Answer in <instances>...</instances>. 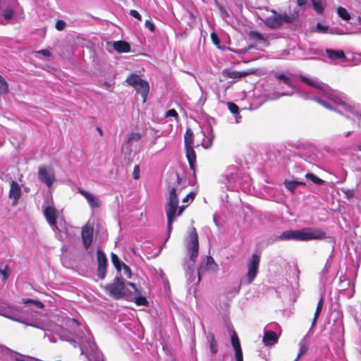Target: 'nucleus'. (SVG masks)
Instances as JSON below:
<instances>
[{"label":"nucleus","instance_id":"f257e3e1","mask_svg":"<svg viewBox=\"0 0 361 361\" xmlns=\"http://www.w3.org/2000/svg\"><path fill=\"white\" fill-rule=\"evenodd\" d=\"M169 179L168 188L169 193L166 198V214L167 217V230L169 235H170L178 204V195L184 187L181 185V179L177 173H171Z\"/></svg>","mask_w":361,"mask_h":361},{"label":"nucleus","instance_id":"f03ea898","mask_svg":"<svg viewBox=\"0 0 361 361\" xmlns=\"http://www.w3.org/2000/svg\"><path fill=\"white\" fill-rule=\"evenodd\" d=\"M326 237V233L316 227H306L300 230H288L283 231L279 237V240L310 241L322 240Z\"/></svg>","mask_w":361,"mask_h":361},{"label":"nucleus","instance_id":"7ed1b4c3","mask_svg":"<svg viewBox=\"0 0 361 361\" xmlns=\"http://www.w3.org/2000/svg\"><path fill=\"white\" fill-rule=\"evenodd\" d=\"M271 12L273 15L267 17L263 22L267 27L272 30L280 28L284 23L288 24L293 23L298 20L299 17L298 11L295 10L290 14H288L286 12L279 13L274 9H272Z\"/></svg>","mask_w":361,"mask_h":361},{"label":"nucleus","instance_id":"20e7f679","mask_svg":"<svg viewBox=\"0 0 361 361\" xmlns=\"http://www.w3.org/2000/svg\"><path fill=\"white\" fill-rule=\"evenodd\" d=\"M104 289L115 299L124 298L126 300L130 302L134 299L131 290L125 288L124 281L122 278L116 277L113 283L107 284Z\"/></svg>","mask_w":361,"mask_h":361},{"label":"nucleus","instance_id":"39448f33","mask_svg":"<svg viewBox=\"0 0 361 361\" xmlns=\"http://www.w3.org/2000/svg\"><path fill=\"white\" fill-rule=\"evenodd\" d=\"M193 133L190 128H187L184 135V143L186 152V158L190 169L195 170L196 162V154L193 149Z\"/></svg>","mask_w":361,"mask_h":361},{"label":"nucleus","instance_id":"423d86ee","mask_svg":"<svg viewBox=\"0 0 361 361\" xmlns=\"http://www.w3.org/2000/svg\"><path fill=\"white\" fill-rule=\"evenodd\" d=\"M126 82L133 87L137 92L141 94L143 97V102H145L149 90V83L141 79L140 77L136 74H131L126 79Z\"/></svg>","mask_w":361,"mask_h":361},{"label":"nucleus","instance_id":"0eeeda50","mask_svg":"<svg viewBox=\"0 0 361 361\" xmlns=\"http://www.w3.org/2000/svg\"><path fill=\"white\" fill-rule=\"evenodd\" d=\"M186 247L190 259L195 262L199 252L198 234L195 227H192L189 233Z\"/></svg>","mask_w":361,"mask_h":361},{"label":"nucleus","instance_id":"6e6552de","mask_svg":"<svg viewBox=\"0 0 361 361\" xmlns=\"http://www.w3.org/2000/svg\"><path fill=\"white\" fill-rule=\"evenodd\" d=\"M260 256L257 254H253L251 259L247 263V282L251 283L256 278L259 266Z\"/></svg>","mask_w":361,"mask_h":361},{"label":"nucleus","instance_id":"1a4fd4ad","mask_svg":"<svg viewBox=\"0 0 361 361\" xmlns=\"http://www.w3.org/2000/svg\"><path fill=\"white\" fill-rule=\"evenodd\" d=\"M97 259L98 263L97 275L102 280L106 276L107 258L105 253L100 249H98L97 251Z\"/></svg>","mask_w":361,"mask_h":361},{"label":"nucleus","instance_id":"9d476101","mask_svg":"<svg viewBox=\"0 0 361 361\" xmlns=\"http://www.w3.org/2000/svg\"><path fill=\"white\" fill-rule=\"evenodd\" d=\"M38 178L44 182L48 188H51L55 180L54 173L51 170H48L47 167L41 166L38 169Z\"/></svg>","mask_w":361,"mask_h":361},{"label":"nucleus","instance_id":"9b49d317","mask_svg":"<svg viewBox=\"0 0 361 361\" xmlns=\"http://www.w3.org/2000/svg\"><path fill=\"white\" fill-rule=\"evenodd\" d=\"M94 228L90 224H86L82 228L81 238L83 246L85 249H88L93 240Z\"/></svg>","mask_w":361,"mask_h":361},{"label":"nucleus","instance_id":"f8f14e48","mask_svg":"<svg viewBox=\"0 0 361 361\" xmlns=\"http://www.w3.org/2000/svg\"><path fill=\"white\" fill-rule=\"evenodd\" d=\"M21 197L20 185L15 180H12L10 183V190L8 192V197L12 200L11 204L16 205Z\"/></svg>","mask_w":361,"mask_h":361},{"label":"nucleus","instance_id":"ddd939ff","mask_svg":"<svg viewBox=\"0 0 361 361\" xmlns=\"http://www.w3.org/2000/svg\"><path fill=\"white\" fill-rule=\"evenodd\" d=\"M44 215L49 225L52 226H56V219L58 216V211L54 207L48 206L44 209Z\"/></svg>","mask_w":361,"mask_h":361},{"label":"nucleus","instance_id":"4468645a","mask_svg":"<svg viewBox=\"0 0 361 361\" xmlns=\"http://www.w3.org/2000/svg\"><path fill=\"white\" fill-rule=\"evenodd\" d=\"M78 192L82 195L87 201L89 205L92 208H99L100 207V201L99 198L91 194L90 192L79 188Z\"/></svg>","mask_w":361,"mask_h":361},{"label":"nucleus","instance_id":"2eb2a0df","mask_svg":"<svg viewBox=\"0 0 361 361\" xmlns=\"http://www.w3.org/2000/svg\"><path fill=\"white\" fill-rule=\"evenodd\" d=\"M127 285L132 288L133 291L131 293L133 294L134 299L133 301L135 302V303L137 305H142V306H147L148 305V301L147 298L145 296L142 295H138L137 297L135 296V295H139L140 294V292L138 288H137L135 284L133 282H128Z\"/></svg>","mask_w":361,"mask_h":361},{"label":"nucleus","instance_id":"dca6fc26","mask_svg":"<svg viewBox=\"0 0 361 361\" xmlns=\"http://www.w3.org/2000/svg\"><path fill=\"white\" fill-rule=\"evenodd\" d=\"M254 73V70H247L243 71H231L229 70H226L224 71V74L225 76L232 79L241 78Z\"/></svg>","mask_w":361,"mask_h":361},{"label":"nucleus","instance_id":"f3484780","mask_svg":"<svg viewBox=\"0 0 361 361\" xmlns=\"http://www.w3.org/2000/svg\"><path fill=\"white\" fill-rule=\"evenodd\" d=\"M276 333L273 331H265L263 336V343L265 345H273L278 342Z\"/></svg>","mask_w":361,"mask_h":361},{"label":"nucleus","instance_id":"a211bd4d","mask_svg":"<svg viewBox=\"0 0 361 361\" xmlns=\"http://www.w3.org/2000/svg\"><path fill=\"white\" fill-rule=\"evenodd\" d=\"M114 49L119 53H128L130 51V44L125 41H117L114 43Z\"/></svg>","mask_w":361,"mask_h":361},{"label":"nucleus","instance_id":"6ab92c4d","mask_svg":"<svg viewBox=\"0 0 361 361\" xmlns=\"http://www.w3.org/2000/svg\"><path fill=\"white\" fill-rule=\"evenodd\" d=\"M326 52L328 55L329 59L331 60L343 59L345 58V53L342 50H333L330 49H326Z\"/></svg>","mask_w":361,"mask_h":361},{"label":"nucleus","instance_id":"aec40b11","mask_svg":"<svg viewBox=\"0 0 361 361\" xmlns=\"http://www.w3.org/2000/svg\"><path fill=\"white\" fill-rule=\"evenodd\" d=\"M284 185L286 188L292 193L295 192V188L299 185H305V183L302 181L298 180H286L284 181Z\"/></svg>","mask_w":361,"mask_h":361},{"label":"nucleus","instance_id":"412c9836","mask_svg":"<svg viewBox=\"0 0 361 361\" xmlns=\"http://www.w3.org/2000/svg\"><path fill=\"white\" fill-rule=\"evenodd\" d=\"M248 37L251 40L255 42H262L263 43L269 44L267 38H265L261 33L257 31H250L248 33Z\"/></svg>","mask_w":361,"mask_h":361},{"label":"nucleus","instance_id":"4be33fe9","mask_svg":"<svg viewBox=\"0 0 361 361\" xmlns=\"http://www.w3.org/2000/svg\"><path fill=\"white\" fill-rule=\"evenodd\" d=\"M205 268L213 272H216L219 269L218 264L215 262L214 258L212 256H207L206 260Z\"/></svg>","mask_w":361,"mask_h":361},{"label":"nucleus","instance_id":"5701e85b","mask_svg":"<svg viewBox=\"0 0 361 361\" xmlns=\"http://www.w3.org/2000/svg\"><path fill=\"white\" fill-rule=\"evenodd\" d=\"M323 305H324V298H323V296H321V298L317 303V308H316V310H315V312L314 314V317H313L312 322V326H314V324H316L317 320L322 312Z\"/></svg>","mask_w":361,"mask_h":361},{"label":"nucleus","instance_id":"b1692460","mask_svg":"<svg viewBox=\"0 0 361 361\" xmlns=\"http://www.w3.org/2000/svg\"><path fill=\"white\" fill-rule=\"evenodd\" d=\"M300 79L302 82L311 87L319 90L322 89V84L317 80L310 79L309 78L303 75L300 76Z\"/></svg>","mask_w":361,"mask_h":361},{"label":"nucleus","instance_id":"393cba45","mask_svg":"<svg viewBox=\"0 0 361 361\" xmlns=\"http://www.w3.org/2000/svg\"><path fill=\"white\" fill-rule=\"evenodd\" d=\"M111 259L112 264H114L116 270L120 272L122 269V266L123 265L124 263L119 259L116 254L113 252L111 255Z\"/></svg>","mask_w":361,"mask_h":361},{"label":"nucleus","instance_id":"a878e982","mask_svg":"<svg viewBox=\"0 0 361 361\" xmlns=\"http://www.w3.org/2000/svg\"><path fill=\"white\" fill-rule=\"evenodd\" d=\"M209 337V348L212 354L216 355L218 352V345L214 334H210Z\"/></svg>","mask_w":361,"mask_h":361},{"label":"nucleus","instance_id":"bb28decb","mask_svg":"<svg viewBox=\"0 0 361 361\" xmlns=\"http://www.w3.org/2000/svg\"><path fill=\"white\" fill-rule=\"evenodd\" d=\"M311 1L315 11L318 14H322L324 9L323 0H311Z\"/></svg>","mask_w":361,"mask_h":361},{"label":"nucleus","instance_id":"cd10ccee","mask_svg":"<svg viewBox=\"0 0 361 361\" xmlns=\"http://www.w3.org/2000/svg\"><path fill=\"white\" fill-rule=\"evenodd\" d=\"M276 78L281 81H283L286 85H287L290 87H293V82L290 77L286 76L283 73L276 74Z\"/></svg>","mask_w":361,"mask_h":361},{"label":"nucleus","instance_id":"c85d7f7f","mask_svg":"<svg viewBox=\"0 0 361 361\" xmlns=\"http://www.w3.org/2000/svg\"><path fill=\"white\" fill-rule=\"evenodd\" d=\"M9 91L8 84L0 75V95L7 94Z\"/></svg>","mask_w":361,"mask_h":361},{"label":"nucleus","instance_id":"c756f323","mask_svg":"<svg viewBox=\"0 0 361 361\" xmlns=\"http://www.w3.org/2000/svg\"><path fill=\"white\" fill-rule=\"evenodd\" d=\"M231 343L235 350L241 349L240 340L235 331H233L231 334Z\"/></svg>","mask_w":361,"mask_h":361},{"label":"nucleus","instance_id":"7c9ffc66","mask_svg":"<svg viewBox=\"0 0 361 361\" xmlns=\"http://www.w3.org/2000/svg\"><path fill=\"white\" fill-rule=\"evenodd\" d=\"M305 178L310 180H311L312 182H313L314 183L317 184V185H322L324 183V180L321 179L320 178L316 176L314 173H306L305 175Z\"/></svg>","mask_w":361,"mask_h":361},{"label":"nucleus","instance_id":"2f4dec72","mask_svg":"<svg viewBox=\"0 0 361 361\" xmlns=\"http://www.w3.org/2000/svg\"><path fill=\"white\" fill-rule=\"evenodd\" d=\"M337 13L338 16L344 20H349L350 19V15L348 13L347 10L343 7H338L337 8Z\"/></svg>","mask_w":361,"mask_h":361},{"label":"nucleus","instance_id":"473e14b6","mask_svg":"<svg viewBox=\"0 0 361 361\" xmlns=\"http://www.w3.org/2000/svg\"><path fill=\"white\" fill-rule=\"evenodd\" d=\"M141 137L142 135L140 133H132L129 135L126 142L129 144L133 141L138 142L140 140Z\"/></svg>","mask_w":361,"mask_h":361},{"label":"nucleus","instance_id":"72a5a7b5","mask_svg":"<svg viewBox=\"0 0 361 361\" xmlns=\"http://www.w3.org/2000/svg\"><path fill=\"white\" fill-rule=\"evenodd\" d=\"M313 100L315 101L316 102H317L318 104H319L320 105H322V106H324V108L326 109H330V110H333L334 108L332 107V106L329 104L328 102H326V101H324V99L319 98V97H314L313 98Z\"/></svg>","mask_w":361,"mask_h":361},{"label":"nucleus","instance_id":"f704fd0d","mask_svg":"<svg viewBox=\"0 0 361 361\" xmlns=\"http://www.w3.org/2000/svg\"><path fill=\"white\" fill-rule=\"evenodd\" d=\"M227 106L231 113H233V114L238 113L239 108L235 103L228 102Z\"/></svg>","mask_w":361,"mask_h":361},{"label":"nucleus","instance_id":"c9c22d12","mask_svg":"<svg viewBox=\"0 0 361 361\" xmlns=\"http://www.w3.org/2000/svg\"><path fill=\"white\" fill-rule=\"evenodd\" d=\"M25 303L30 302V303L35 304L39 308H43L44 307V304L41 301H39L38 300H35V299L29 298V299H26L25 300Z\"/></svg>","mask_w":361,"mask_h":361},{"label":"nucleus","instance_id":"e433bc0d","mask_svg":"<svg viewBox=\"0 0 361 361\" xmlns=\"http://www.w3.org/2000/svg\"><path fill=\"white\" fill-rule=\"evenodd\" d=\"M13 12L11 8H6L4 11V18L6 20L11 19L13 17Z\"/></svg>","mask_w":361,"mask_h":361},{"label":"nucleus","instance_id":"4c0bfd02","mask_svg":"<svg viewBox=\"0 0 361 361\" xmlns=\"http://www.w3.org/2000/svg\"><path fill=\"white\" fill-rule=\"evenodd\" d=\"M0 273L3 276V281H6L9 276L8 267L6 266L4 269H0Z\"/></svg>","mask_w":361,"mask_h":361},{"label":"nucleus","instance_id":"58836bf2","mask_svg":"<svg viewBox=\"0 0 361 361\" xmlns=\"http://www.w3.org/2000/svg\"><path fill=\"white\" fill-rule=\"evenodd\" d=\"M307 351V347L303 344V343H301L300 344V352L296 357V359L295 360V361L298 360L302 355L305 354Z\"/></svg>","mask_w":361,"mask_h":361},{"label":"nucleus","instance_id":"ea45409f","mask_svg":"<svg viewBox=\"0 0 361 361\" xmlns=\"http://www.w3.org/2000/svg\"><path fill=\"white\" fill-rule=\"evenodd\" d=\"M56 29L59 31H62L66 27V23L62 20H59L55 25Z\"/></svg>","mask_w":361,"mask_h":361},{"label":"nucleus","instance_id":"a19ab883","mask_svg":"<svg viewBox=\"0 0 361 361\" xmlns=\"http://www.w3.org/2000/svg\"><path fill=\"white\" fill-rule=\"evenodd\" d=\"M122 269L123 270L124 275L126 276L128 279H130L132 276L130 267L124 263L123 265L122 266Z\"/></svg>","mask_w":361,"mask_h":361},{"label":"nucleus","instance_id":"79ce46f5","mask_svg":"<svg viewBox=\"0 0 361 361\" xmlns=\"http://www.w3.org/2000/svg\"><path fill=\"white\" fill-rule=\"evenodd\" d=\"M329 27L327 25H323L320 23H318L316 25V30L319 32L325 33Z\"/></svg>","mask_w":361,"mask_h":361},{"label":"nucleus","instance_id":"37998d69","mask_svg":"<svg viewBox=\"0 0 361 361\" xmlns=\"http://www.w3.org/2000/svg\"><path fill=\"white\" fill-rule=\"evenodd\" d=\"M210 37H211V39L212 41V42L216 45V46H219L220 45V39L218 37V35L215 33V32H212L211 33V35H210Z\"/></svg>","mask_w":361,"mask_h":361},{"label":"nucleus","instance_id":"c03bdc74","mask_svg":"<svg viewBox=\"0 0 361 361\" xmlns=\"http://www.w3.org/2000/svg\"><path fill=\"white\" fill-rule=\"evenodd\" d=\"M166 117H174L176 118V120H178V114L177 113V111L174 109H169L166 113Z\"/></svg>","mask_w":361,"mask_h":361},{"label":"nucleus","instance_id":"a18cd8bd","mask_svg":"<svg viewBox=\"0 0 361 361\" xmlns=\"http://www.w3.org/2000/svg\"><path fill=\"white\" fill-rule=\"evenodd\" d=\"M133 178L135 180H137L140 178V166L139 165H135L133 171Z\"/></svg>","mask_w":361,"mask_h":361},{"label":"nucleus","instance_id":"49530a36","mask_svg":"<svg viewBox=\"0 0 361 361\" xmlns=\"http://www.w3.org/2000/svg\"><path fill=\"white\" fill-rule=\"evenodd\" d=\"M145 27L149 30L152 32L155 31V25L149 20H147L145 23Z\"/></svg>","mask_w":361,"mask_h":361},{"label":"nucleus","instance_id":"de8ad7c7","mask_svg":"<svg viewBox=\"0 0 361 361\" xmlns=\"http://www.w3.org/2000/svg\"><path fill=\"white\" fill-rule=\"evenodd\" d=\"M129 14L134 17L135 18H136L137 20H138L139 21H141L142 20V16L139 13V12L136 10H130L129 11Z\"/></svg>","mask_w":361,"mask_h":361},{"label":"nucleus","instance_id":"09e8293b","mask_svg":"<svg viewBox=\"0 0 361 361\" xmlns=\"http://www.w3.org/2000/svg\"><path fill=\"white\" fill-rule=\"evenodd\" d=\"M195 193L194 192H190L189 194H188L183 199V202H188V201H192L195 198Z\"/></svg>","mask_w":361,"mask_h":361},{"label":"nucleus","instance_id":"8fccbe9b","mask_svg":"<svg viewBox=\"0 0 361 361\" xmlns=\"http://www.w3.org/2000/svg\"><path fill=\"white\" fill-rule=\"evenodd\" d=\"M235 357L236 361L243 360L242 349L235 350Z\"/></svg>","mask_w":361,"mask_h":361},{"label":"nucleus","instance_id":"3c124183","mask_svg":"<svg viewBox=\"0 0 361 361\" xmlns=\"http://www.w3.org/2000/svg\"><path fill=\"white\" fill-rule=\"evenodd\" d=\"M185 207L186 206L184 205H182L180 207L178 206L176 214H177L178 216H181Z\"/></svg>","mask_w":361,"mask_h":361},{"label":"nucleus","instance_id":"603ef678","mask_svg":"<svg viewBox=\"0 0 361 361\" xmlns=\"http://www.w3.org/2000/svg\"><path fill=\"white\" fill-rule=\"evenodd\" d=\"M240 288H234L232 291L228 292L226 295L227 297H233L239 293Z\"/></svg>","mask_w":361,"mask_h":361},{"label":"nucleus","instance_id":"864d4df0","mask_svg":"<svg viewBox=\"0 0 361 361\" xmlns=\"http://www.w3.org/2000/svg\"><path fill=\"white\" fill-rule=\"evenodd\" d=\"M254 47L253 46H249L247 48H245V49H240V50H238V51H235L234 52L236 53V54H245L246 53L249 49L253 48Z\"/></svg>","mask_w":361,"mask_h":361},{"label":"nucleus","instance_id":"5fc2aeb1","mask_svg":"<svg viewBox=\"0 0 361 361\" xmlns=\"http://www.w3.org/2000/svg\"><path fill=\"white\" fill-rule=\"evenodd\" d=\"M38 52L40 54H42L45 56H51V52L47 49H42V50L39 51Z\"/></svg>","mask_w":361,"mask_h":361},{"label":"nucleus","instance_id":"6e6d98bb","mask_svg":"<svg viewBox=\"0 0 361 361\" xmlns=\"http://www.w3.org/2000/svg\"><path fill=\"white\" fill-rule=\"evenodd\" d=\"M345 194L346 197H347L348 199H350V198H351V197L353 196L354 192H353V190H347L345 192Z\"/></svg>","mask_w":361,"mask_h":361},{"label":"nucleus","instance_id":"4d7b16f0","mask_svg":"<svg viewBox=\"0 0 361 361\" xmlns=\"http://www.w3.org/2000/svg\"><path fill=\"white\" fill-rule=\"evenodd\" d=\"M307 0H296L298 6H302L306 4Z\"/></svg>","mask_w":361,"mask_h":361},{"label":"nucleus","instance_id":"13d9d810","mask_svg":"<svg viewBox=\"0 0 361 361\" xmlns=\"http://www.w3.org/2000/svg\"><path fill=\"white\" fill-rule=\"evenodd\" d=\"M220 11H221L222 13L225 14L226 16H228L227 12L222 6H220Z\"/></svg>","mask_w":361,"mask_h":361},{"label":"nucleus","instance_id":"bf43d9fd","mask_svg":"<svg viewBox=\"0 0 361 361\" xmlns=\"http://www.w3.org/2000/svg\"><path fill=\"white\" fill-rule=\"evenodd\" d=\"M97 130L99 132V135H100L101 136H102V135H103V131H102V128H101L100 127H97Z\"/></svg>","mask_w":361,"mask_h":361},{"label":"nucleus","instance_id":"052dcab7","mask_svg":"<svg viewBox=\"0 0 361 361\" xmlns=\"http://www.w3.org/2000/svg\"><path fill=\"white\" fill-rule=\"evenodd\" d=\"M287 95H290L289 94H287V93H281L280 94L279 96H278V98L280 97H283V96H287Z\"/></svg>","mask_w":361,"mask_h":361},{"label":"nucleus","instance_id":"680f3d73","mask_svg":"<svg viewBox=\"0 0 361 361\" xmlns=\"http://www.w3.org/2000/svg\"><path fill=\"white\" fill-rule=\"evenodd\" d=\"M200 274H200V271L199 270V271H198L199 279H200Z\"/></svg>","mask_w":361,"mask_h":361},{"label":"nucleus","instance_id":"e2e57ef3","mask_svg":"<svg viewBox=\"0 0 361 361\" xmlns=\"http://www.w3.org/2000/svg\"><path fill=\"white\" fill-rule=\"evenodd\" d=\"M358 150L361 152V145L358 146Z\"/></svg>","mask_w":361,"mask_h":361},{"label":"nucleus","instance_id":"0e129e2a","mask_svg":"<svg viewBox=\"0 0 361 361\" xmlns=\"http://www.w3.org/2000/svg\"><path fill=\"white\" fill-rule=\"evenodd\" d=\"M357 20H358V21H359V22H360V20H361V18H360V17H358V18H357Z\"/></svg>","mask_w":361,"mask_h":361}]
</instances>
